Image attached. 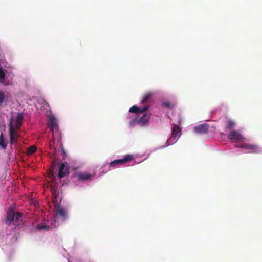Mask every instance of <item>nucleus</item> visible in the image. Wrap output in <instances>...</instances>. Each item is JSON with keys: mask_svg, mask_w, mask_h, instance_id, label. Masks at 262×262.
<instances>
[{"mask_svg": "<svg viewBox=\"0 0 262 262\" xmlns=\"http://www.w3.org/2000/svg\"><path fill=\"white\" fill-rule=\"evenodd\" d=\"M48 126L52 132V137L53 141L55 139L57 140V144L59 145L62 149V151L64 154L63 144L61 142V134L59 131V127L57 122L54 116H50L48 121Z\"/></svg>", "mask_w": 262, "mask_h": 262, "instance_id": "1", "label": "nucleus"}, {"mask_svg": "<svg viewBox=\"0 0 262 262\" xmlns=\"http://www.w3.org/2000/svg\"><path fill=\"white\" fill-rule=\"evenodd\" d=\"M236 146L242 148L250 153L258 154L262 151L261 147L256 144L244 143Z\"/></svg>", "mask_w": 262, "mask_h": 262, "instance_id": "2", "label": "nucleus"}, {"mask_svg": "<svg viewBox=\"0 0 262 262\" xmlns=\"http://www.w3.org/2000/svg\"><path fill=\"white\" fill-rule=\"evenodd\" d=\"M9 135L11 144L17 143V138L18 137V132L15 129L14 126L12 122H10L9 124Z\"/></svg>", "mask_w": 262, "mask_h": 262, "instance_id": "3", "label": "nucleus"}, {"mask_svg": "<svg viewBox=\"0 0 262 262\" xmlns=\"http://www.w3.org/2000/svg\"><path fill=\"white\" fill-rule=\"evenodd\" d=\"M171 136L169 138L168 142L170 144H173L176 142L181 135V129L179 126L175 125L171 129Z\"/></svg>", "mask_w": 262, "mask_h": 262, "instance_id": "4", "label": "nucleus"}, {"mask_svg": "<svg viewBox=\"0 0 262 262\" xmlns=\"http://www.w3.org/2000/svg\"><path fill=\"white\" fill-rule=\"evenodd\" d=\"M134 159L133 155H126L121 159L115 160L110 162L109 164H122L125 162H132Z\"/></svg>", "mask_w": 262, "mask_h": 262, "instance_id": "5", "label": "nucleus"}, {"mask_svg": "<svg viewBox=\"0 0 262 262\" xmlns=\"http://www.w3.org/2000/svg\"><path fill=\"white\" fill-rule=\"evenodd\" d=\"M60 165L58 169V178L61 179L69 174V167L68 165Z\"/></svg>", "mask_w": 262, "mask_h": 262, "instance_id": "6", "label": "nucleus"}, {"mask_svg": "<svg viewBox=\"0 0 262 262\" xmlns=\"http://www.w3.org/2000/svg\"><path fill=\"white\" fill-rule=\"evenodd\" d=\"M228 139L233 141H241L243 140V137L238 131H231L228 135Z\"/></svg>", "mask_w": 262, "mask_h": 262, "instance_id": "7", "label": "nucleus"}, {"mask_svg": "<svg viewBox=\"0 0 262 262\" xmlns=\"http://www.w3.org/2000/svg\"><path fill=\"white\" fill-rule=\"evenodd\" d=\"M55 214L57 217L60 219L62 221H64L68 217V215L66 209L60 206H59L55 212Z\"/></svg>", "mask_w": 262, "mask_h": 262, "instance_id": "8", "label": "nucleus"}, {"mask_svg": "<svg viewBox=\"0 0 262 262\" xmlns=\"http://www.w3.org/2000/svg\"><path fill=\"white\" fill-rule=\"evenodd\" d=\"M23 119L24 117L23 114L21 113H18L16 117L15 120L13 122L12 120L10 121L12 122L15 130L19 129L20 128Z\"/></svg>", "mask_w": 262, "mask_h": 262, "instance_id": "9", "label": "nucleus"}, {"mask_svg": "<svg viewBox=\"0 0 262 262\" xmlns=\"http://www.w3.org/2000/svg\"><path fill=\"white\" fill-rule=\"evenodd\" d=\"M150 113H145L142 116L138 119V124L143 126L148 124Z\"/></svg>", "mask_w": 262, "mask_h": 262, "instance_id": "10", "label": "nucleus"}, {"mask_svg": "<svg viewBox=\"0 0 262 262\" xmlns=\"http://www.w3.org/2000/svg\"><path fill=\"white\" fill-rule=\"evenodd\" d=\"M149 108L148 105L145 106L143 107H138L136 105H133L132 106L129 111L130 113H135L136 114H141L145 112Z\"/></svg>", "mask_w": 262, "mask_h": 262, "instance_id": "11", "label": "nucleus"}, {"mask_svg": "<svg viewBox=\"0 0 262 262\" xmlns=\"http://www.w3.org/2000/svg\"><path fill=\"white\" fill-rule=\"evenodd\" d=\"M15 212L12 208H9L8 210L6 219L5 222L7 224L10 225L14 221Z\"/></svg>", "mask_w": 262, "mask_h": 262, "instance_id": "12", "label": "nucleus"}, {"mask_svg": "<svg viewBox=\"0 0 262 262\" xmlns=\"http://www.w3.org/2000/svg\"><path fill=\"white\" fill-rule=\"evenodd\" d=\"M209 129V126L206 124H203L194 127L196 133L201 134H206Z\"/></svg>", "mask_w": 262, "mask_h": 262, "instance_id": "13", "label": "nucleus"}, {"mask_svg": "<svg viewBox=\"0 0 262 262\" xmlns=\"http://www.w3.org/2000/svg\"><path fill=\"white\" fill-rule=\"evenodd\" d=\"M0 82L5 85L11 84L10 81L5 79V73L2 69H0Z\"/></svg>", "mask_w": 262, "mask_h": 262, "instance_id": "14", "label": "nucleus"}, {"mask_svg": "<svg viewBox=\"0 0 262 262\" xmlns=\"http://www.w3.org/2000/svg\"><path fill=\"white\" fill-rule=\"evenodd\" d=\"M77 177L79 180L86 181L91 179L93 176L87 172H80L77 174Z\"/></svg>", "mask_w": 262, "mask_h": 262, "instance_id": "15", "label": "nucleus"}, {"mask_svg": "<svg viewBox=\"0 0 262 262\" xmlns=\"http://www.w3.org/2000/svg\"><path fill=\"white\" fill-rule=\"evenodd\" d=\"M153 95L154 93L152 92H148L146 93L143 97V98L141 100V103L142 104L146 103L152 98Z\"/></svg>", "mask_w": 262, "mask_h": 262, "instance_id": "16", "label": "nucleus"}, {"mask_svg": "<svg viewBox=\"0 0 262 262\" xmlns=\"http://www.w3.org/2000/svg\"><path fill=\"white\" fill-rule=\"evenodd\" d=\"M55 165H52L48 171V177L51 179L55 178L54 170H55Z\"/></svg>", "mask_w": 262, "mask_h": 262, "instance_id": "17", "label": "nucleus"}, {"mask_svg": "<svg viewBox=\"0 0 262 262\" xmlns=\"http://www.w3.org/2000/svg\"><path fill=\"white\" fill-rule=\"evenodd\" d=\"M36 149L37 147L36 146L31 145L27 148L26 153L28 155H31L36 151Z\"/></svg>", "mask_w": 262, "mask_h": 262, "instance_id": "18", "label": "nucleus"}, {"mask_svg": "<svg viewBox=\"0 0 262 262\" xmlns=\"http://www.w3.org/2000/svg\"><path fill=\"white\" fill-rule=\"evenodd\" d=\"M235 126L234 122L230 119L227 120L226 122V127L229 129H232Z\"/></svg>", "mask_w": 262, "mask_h": 262, "instance_id": "19", "label": "nucleus"}, {"mask_svg": "<svg viewBox=\"0 0 262 262\" xmlns=\"http://www.w3.org/2000/svg\"><path fill=\"white\" fill-rule=\"evenodd\" d=\"M0 146L3 149H5L7 147V144L5 143L4 138L3 134L0 135Z\"/></svg>", "mask_w": 262, "mask_h": 262, "instance_id": "20", "label": "nucleus"}, {"mask_svg": "<svg viewBox=\"0 0 262 262\" xmlns=\"http://www.w3.org/2000/svg\"><path fill=\"white\" fill-rule=\"evenodd\" d=\"M36 228L39 230L46 229L47 230H48L49 229V227L47 226L45 223H43L37 225Z\"/></svg>", "mask_w": 262, "mask_h": 262, "instance_id": "21", "label": "nucleus"}, {"mask_svg": "<svg viewBox=\"0 0 262 262\" xmlns=\"http://www.w3.org/2000/svg\"><path fill=\"white\" fill-rule=\"evenodd\" d=\"M22 217V213L20 212H17L16 213H15V216H14V222L17 223L19 221L20 219Z\"/></svg>", "mask_w": 262, "mask_h": 262, "instance_id": "22", "label": "nucleus"}, {"mask_svg": "<svg viewBox=\"0 0 262 262\" xmlns=\"http://www.w3.org/2000/svg\"><path fill=\"white\" fill-rule=\"evenodd\" d=\"M5 100V94L2 91H0V104H2Z\"/></svg>", "mask_w": 262, "mask_h": 262, "instance_id": "23", "label": "nucleus"}, {"mask_svg": "<svg viewBox=\"0 0 262 262\" xmlns=\"http://www.w3.org/2000/svg\"><path fill=\"white\" fill-rule=\"evenodd\" d=\"M138 119L137 118L134 119L130 122L129 123V125L130 127H133L135 124H138Z\"/></svg>", "mask_w": 262, "mask_h": 262, "instance_id": "24", "label": "nucleus"}, {"mask_svg": "<svg viewBox=\"0 0 262 262\" xmlns=\"http://www.w3.org/2000/svg\"><path fill=\"white\" fill-rule=\"evenodd\" d=\"M163 105L166 107H169L170 106V104L169 103H167V102H165V103H164L163 104Z\"/></svg>", "mask_w": 262, "mask_h": 262, "instance_id": "25", "label": "nucleus"}, {"mask_svg": "<svg viewBox=\"0 0 262 262\" xmlns=\"http://www.w3.org/2000/svg\"><path fill=\"white\" fill-rule=\"evenodd\" d=\"M53 164H56L55 162H54ZM57 164H59L58 163ZM60 164H65L64 162H60Z\"/></svg>", "mask_w": 262, "mask_h": 262, "instance_id": "26", "label": "nucleus"}]
</instances>
